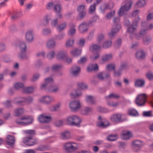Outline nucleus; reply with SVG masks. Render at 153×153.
Returning <instances> with one entry per match:
<instances>
[{
    "instance_id": "1",
    "label": "nucleus",
    "mask_w": 153,
    "mask_h": 153,
    "mask_svg": "<svg viewBox=\"0 0 153 153\" xmlns=\"http://www.w3.org/2000/svg\"><path fill=\"white\" fill-rule=\"evenodd\" d=\"M66 123L71 126H79L82 123L81 118L76 115H71L67 117L66 118Z\"/></svg>"
},
{
    "instance_id": "2",
    "label": "nucleus",
    "mask_w": 153,
    "mask_h": 153,
    "mask_svg": "<svg viewBox=\"0 0 153 153\" xmlns=\"http://www.w3.org/2000/svg\"><path fill=\"white\" fill-rule=\"evenodd\" d=\"M33 121V117L25 115L16 119L15 123L18 125L25 126L31 124Z\"/></svg>"
},
{
    "instance_id": "3",
    "label": "nucleus",
    "mask_w": 153,
    "mask_h": 153,
    "mask_svg": "<svg viewBox=\"0 0 153 153\" xmlns=\"http://www.w3.org/2000/svg\"><path fill=\"white\" fill-rule=\"evenodd\" d=\"M120 19L118 17H115L113 19V25L111 32L108 34V37L111 38L114 37L120 28Z\"/></svg>"
},
{
    "instance_id": "4",
    "label": "nucleus",
    "mask_w": 153,
    "mask_h": 153,
    "mask_svg": "<svg viewBox=\"0 0 153 153\" xmlns=\"http://www.w3.org/2000/svg\"><path fill=\"white\" fill-rule=\"evenodd\" d=\"M78 144L73 141H69L65 143L63 145L64 150L67 152L71 153L78 149Z\"/></svg>"
},
{
    "instance_id": "5",
    "label": "nucleus",
    "mask_w": 153,
    "mask_h": 153,
    "mask_svg": "<svg viewBox=\"0 0 153 153\" xmlns=\"http://www.w3.org/2000/svg\"><path fill=\"white\" fill-rule=\"evenodd\" d=\"M132 1L131 0H126L125 4L121 7L118 12L119 16L123 15L126 12L129 10L132 6Z\"/></svg>"
},
{
    "instance_id": "6",
    "label": "nucleus",
    "mask_w": 153,
    "mask_h": 153,
    "mask_svg": "<svg viewBox=\"0 0 153 153\" xmlns=\"http://www.w3.org/2000/svg\"><path fill=\"white\" fill-rule=\"evenodd\" d=\"M147 98V95L145 94H138L137 96L135 102L136 105L138 106H143L145 105Z\"/></svg>"
},
{
    "instance_id": "7",
    "label": "nucleus",
    "mask_w": 153,
    "mask_h": 153,
    "mask_svg": "<svg viewBox=\"0 0 153 153\" xmlns=\"http://www.w3.org/2000/svg\"><path fill=\"white\" fill-rule=\"evenodd\" d=\"M69 107L70 110L73 111L78 110L81 107V105L78 100L71 101L69 103Z\"/></svg>"
},
{
    "instance_id": "8",
    "label": "nucleus",
    "mask_w": 153,
    "mask_h": 153,
    "mask_svg": "<svg viewBox=\"0 0 153 153\" xmlns=\"http://www.w3.org/2000/svg\"><path fill=\"white\" fill-rule=\"evenodd\" d=\"M56 57L58 60H63L68 64L70 63L72 61L71 58L67 57V54L64 51L59 52L56 55Z\"/></svg>"
},
{
    "instance_id": "9",
    "label": "nucleus",
    "mask_w": 153,
    "mask_h": 153,
    "mask_svg": "<svg viewBox=\"0 0 153 153\" xmlns=\"http://www.w3.org/2000/svg\"><path fill=\"white\" fill-rule=\"evenodd\" d=\"M86 6L84 5L79 6L77 8V11L78 15L77 17V19L79 20L84 18L86 15V12L85 11Z\"/></svg>"
},
{
    "instance_id": "10",
    "label": "nucleus",
    "mask_w": 153,
    "mask_h": 153,
    "mask_svg": "<svg viewBox=\"0 0 153 153\" xmlns=\"http://www.w3.org/2000/svg\"><path fill=\"white\" fill-rule=\"evenodd\" d=\"M153 28V25L152 24L147 25L145 22H143L141 23V29L139 34L140 35L145 34L147 31H149Z\"/></svg>"
},
{
    "instance_id": "11",
    "label": "nucleus",
    "mask_w": 153,
    "mask_h": 153,
    "mask_svg": "<svg viewBox=\"0 0 153 153\" xmlns=\"http://www.w3.org/2000/svg\"><path fill=\"white\" fill-rule=\"evenodd\" d=\"M110 125L109 122L107 120L102 118L101 116H99L96 123L97 126L99 127L105 128Z\"/></svg>"
},
{
    "instance_id": "12",
    "label": "nucleus",
    "mask_w": 153,
    "mask_h": 153,
    "mask_svg": "<svg viewBox=\"0 0 153 153\" xmlns=\"http://www.w3.org/2000/svg\"><path fill=\"white\" fill-rule=\"evenodd\" d=\"M140 20V18L137 16L133 20L132 25L129 27L127 31L130 33H134L137 29L138 24Z\"/></svg>"
},
{
    "instance_id": "13",
    "label": "nucleus",
    "mask_w": 153,
    "mask_h": 153,
    "mask_svg": "<svg viewBox=\"0 0 153 153\" xmlns=\"http://www.w3.org/2000/svg\"><path fill=\"white\" fill-rule=\"evenodd\" d=\"M92 25L90 22H83L80 24L78 27V29L80 33H84L87 32L88 30V27Z\"/></svg>"
},
{
    "instance_id": "14",
    "label": "nucleus",
    "mask_w": 153,
    "mask_h": 153,
    "mask_svg": "<svg viewBox=\"0 0 153 153\" xmlns=\"http://www.w3.org/2000/svg\"><path fill=\"white\" fill-rule=\"evenodd\" d=\"M39 102L45 104H48L54 101V98L49 95L43 96L39 99Z\"/></svg>"
},
{
    "instance_id": "15",
    "label": "nucleus",
    "mask_w": 153,
    "mask_h": 153,
    "mask_svg": "<svg viewBox=\"0 0 153 153\" xmlns=\"http://www.w3.org/2000/svg\"><path fill=\"white\" fill-rule=\"evenodd\" d=\"M33 100L32 98L31 97L27 98L20 97L15 98L13 100V102L18 104H19L22 102H25L27 103H29L33 101Z\"/></svg>"
},
{
    "instance_id": "16",
    "label": "nucleus",
    "mask_w": 153,
    "mask_h": 153,
    "mask_svg": "<svg viewBox=\"0 0 153 153\" xmlns=\"http://www.w3.org/2000/svg\"><path fill=\"white\" fill-rule=\"evenodd\" d=\"M33 30L32 29L29 30L26 32L25 35V39L26 42H31L33 41L34 39Z\"/></svg>"
},
{
    "instance_id": "17",
    "label": "nucleus",
    "mask_w": 153,
    "mask_h": 153,
    "mask_svg": "<svg viewBox=\"0 0 153 153\" xmlns=\"http://www.w3.org/2000/svg\"><path fill=\"white\" fill-rule=\"evenodd\" d=\"M38 119L40 122L41 123H46L51 121V117L49 115L42 114L39 116Z\"/></svg>"
},
{
    "instance_id": "18",
    "label": "nucleus",
    "mask_w": 153,
    "mask_h": 153,
    "mask_svg": "<svg viewBox=\"0 0 153 153\" xmlns=\"http://www.w3.org/2000/svg\"><path fill=\"white\" fill-rule=\"evenodd\" d=\"M23 143L26 145L31 146L34 145L36 143V141L31 137H25L22 139Z\"/></svg>"
},
{
    "instance_id": "19",
    "label": "nucleus",
    "mask_w": 153,
    "mask_h": 153,
    "mask_svg": "<svg viewBox=\"0 0 153 153\" xmlns=\"http://www.w3.org/2000/svg\"><path fill=\"white\" fill-rule=\"evenodd\" d=\"M120 136L122 139L124 140H127L132 137V134L131 131L126 130L122 132Z\"/></svg>"
},
{
    "instance_id": "20",
    "label": "nucleus",
    "mask_w": 153,
    "mask_h": 153,
    "mask_svg": "<svg viewBox=\"0 0 153 153\" xmlns=\"http://www.w3.org/2000/svg\"><path fill=\"white\" fill-rule=\"evenodd\" d=\"M71 137L70 131L68 130H65L61 132L60 134V137L63 140L70 139Z\"/></svg>"
},
{
    "instance_id": "21",
    "label": "nucleus",
    "mask_w": 153,
    "mask_h": 153,
    "mask_svg": "<svg viewBox=\"0 0 153 153\" xmlns=\"http://www.w3.org/2000/svg\"><path fill=\"white\" fill-rule=\"evenodd\" d=\"M122 114L120 113H116L112 115L110 119L113 122L117 123L122 121Z\"/></svg>"
},
{
    "instance_id": "22",
    "label": "nucleus",
    "mask_w": 153,
    "mask_h": 153,
    "mask_svg": "<svg viewBox=\"0 0 153 153\" xmlns=\"http://www.w3.org/2000/svg\"><path fill=\"white\" fill-rule=\"evenodd\" d=\"M81 71L80 68L78 66L73 67L70 70V73L73 76H76L79 75Z\"/></svg>"
},
{
    "instance_id": "23",
    "label": "nucleus",
    "mask_w": 153,
    "mask_h": 153,
    "mask_svg": "<svg viewBox=\"0 0 153 153\" xmlns=\"http://www.w3.org/2000/svg\"><path fill=\"white\" fill-rule=\"evenodd\" d=\"M110 75L108 74H105L104 71L100 72L96 75L97 78L99 80H104L110 77Z\"/></svg>"
},
{
    "instance_id": "24",
    "label": "nucleus",
    "mask_w": 153,
    "mask_h": 153,
    "mask_svg": "<svg viewBox=\"0 0 153 153\" xmlns=\"http://www.w3.org/2000/svg\"><path fill=\"white\" fill-rule=\"evenodd\" d=\"M6 142L7 144L10 147H13L15 143V138L14 137L12 136L11 135H8L6 137Z\"/></svg>"
},
{
    "instance_id": "25",
    "label": "nucleus",
    "mask_w": 153,
    "mask_h": 153,
    "mask_svg": "<svg viewBox=\"0 0 153 153\" xmlns=\"http://www.w3.org/2000/svg\"><path fill=\"white\" fill-rule=\"evenodd\" d=\"M82 93L79 89H76L73 90L70 93V96L72 98H76L80 96Z\"/></svg>"
},
{
    "instance_id": "26",
    "label": "nucleus",
    "mask_w": 153,
    "mask_h": 153,
    "mask_svg": "<svg viewBox=\"0 0 153 153\" xmlns=\"http://www.w3.org/2000/svg\"><path fill=\"white\" fill-rule=\"evenodd\" d=\"M146 56V53L143 50H140L137 51L135 54L136 57L138 59H144Z\"/></svg>"
},
{
    "instance_id": "27",
    "label": "nucleus",
    "mask_w": 153,
    "mask_h": 153,
    "mask_svg": "<svg viewBox=\"0 0 153 153\" xmlns=\"http://www.w3.org/2000/svg\"><path fill=\"white\" fill-rule=\"evenodd\" d=\"M144 145L143 143L141 140H136L133 142L132 143V146L134 149L135 147L140 148ZM134 151L135 150L134 149Z\"/></svg>"
},
{
    "instance_id": "28",
    "label": "nucleus",
    "mask_w": 153,
    "mask_h": 153,
    "mask_svg": "<svg viewBox=\"0 0 153 153\" xmlns=\"http://www.w3.org/2000/svg\"><path fill=\"white\" fill-rule=\"evenodd\" d=\"M113 58L111 54L109 53L104 55L101 59V63H103Z\"/></svg>"
},
{
    "instance_id": "29",
    "label": "nucleus",
    "mask_w": 153,
    "mask_h": 153,
    "mask_svg": "<svg viewBox=\"0 0 153 153\" xmlns=\"http://www.w3.org/2000/svg\"><path fill=\"white\" fill-rule=\"evenodd\" d=\"M99 67L97 64H90L87 68V71L90 72L93 71H96L98 69Z\"/></svg>"
},
{
    "instance_id": "30",
    "label": "nucleus",
    "mask_w": 153,
    "mask_h": 153,
    "mask_svg": "<svg viewBox=\"0 0 153 153\" xmlns=\"http://www.w3.org/2000/svg\"><path fill=\"white\" fill-rule=\"evenodd\" d=\"M82 52L81 49L75 48L72 50L70 51V54L72 56H77L80 55Z\"/></svg>"
},
{
    "instance_id": "31",
    "label": "nucleus",
    "mask_w": 153,
    "mask_h": 153,
    "mask_svg": "<svg viewBox=\"0 0 153 153\" xmlns=\"http://www.w3.org/2000/svg\"><path fill=\"white\" fill-rule=\"evenodd\" d=\"M24 112V111L23 108H17L14 110L13 115L15 117H18L22 114Z\"/></svg>"
},
{
    "instance_id": "32",
    "label": "nucleus",
    "mask_w": 153,
    "mask_h": 153,
    "mask_svg": "<svg viewBox=\"0 0 153 153\" xmlns=\"http://www.w3.org/2000/svg\"><path fill=\"white\" fill-rule=\"evenodd\" d=\"M127 113L129 115L133 117L137 116L139 115L137 111L133 108L129 109L127 111Z\"/></svg>"
},
{
    "instance_id": "33",
    "label": "nucleus",
    "mask_w": 153,
    "mask_h": 153,
    "mask_svg": "<svg viewBox=\"0 0 153 153\" xmlns=\"http://www.w3.org/2000/svg\"><path fill=\"white\" fill-rule=\"evenodd\" d=\"M145 83V81L143 79H138L135 81L134 85L136 87H142L144 86Z\"/></svg>"
},
{
    "instance_id": "34",
    "label": "nucleus",
    "mask_w": 153,
    "mask_h": 153,
    "mask_svg": "<svg viewBox=\"0 0 153 153\" xmlns=\"http://www.w3.org/2000/svg\"><path fill=\"white\" fill-rule=\"evenodd\" d=\"M70 29L68 31V34L71 36L74 35L76 33V25L73 24H70L69 25Z\"/></svg>"
},
{
    "instance_id": "35",
    "label": "nucleus",
    "mask_w": 153,
    "mask_h": 153,
    "mask_svg": "<svg viewBox=\"0 0 153 153\" xmlns=\"http://www.w3.org/2000/svg\"><path fill=\"white\" fill-rule=\"evenodd\" d=\"M100 48V45H97L96 44H93L91 45L89 47V50L91 52L94 53Z\"/></svg>"
},
{
    "instance_id": "36",
    "label": "nucleus",
    "mask_w": 153,
    "mask_h": 153,
    "mask_svg": "<svg viewBox=\"0 0 153 153\" xmlns=\"http://www.w3.org/2000/svg\"><path fill=\"white\" fill-rule=\"evenodd\" d=\"M85 100L87 102L91 104H93L95 102V98L91 95L86 96Z\"/></svg>"
},
{
    "instance_id": "37",
    "label": "nucleus",
    "mask_w": 153,
    "mask_h": 153,
    "mask_svg": "<svg viewBox=\"0 0 153 153\" xmlns=\"http://www.w3.org/2000/svg\"><path fill=\"white\" fill-rule=\"evenodd\" d=\"M56 43L54 40L53 39L48 40L46 42V46L49 48H52L55 46Z\"/></svg>"
},
{
    "instance_id": "38",
    "label": "nucleus",
    "mask_w": 153,
    "mask_h": 153,
    "mask_svg": "<svg viewBox=\"0 0 153 153\" xmlns=\"http://www.w3.org/2000/svg\"><path fill=\"white\" fill-rule=\"evenodd\" d=\"M146 5L145 0H139L136 3V5L139 8H143Z\"/></svg>"
},
{
    "instance_id": "39",
    "label": "nucleus",
    "mask_w": 153,
    "mask_h": 153,
    "mask_svg": "<svg viewBox=\"0 0 153 153\" xmlns=\"http://www.w3.org/2000/svg\"><path fill=\"white\" fill-rule=\"evenodd\" d=\"M119 97V96L118 94L112 93L110 94L109 95L106 96L105 97V98L107 100H108L112 99H118Z\"/></svg>"
},
{
    "instance_id": "40",
    "label": "nucleus",
    "mask_w": 153,
    "mask_h": 153,
    "mask_svg": "<svg viewBox=\"0 0 153 153\" xmlns=\"http://www.w3.org/2000/svg\"><path fill=\"white\" fill-rule=\"evenodd\" d=\"M107 139L109 141H112L117 140L118 136L117 134H111L108 135L107 137Z\"/></svg>"
},
{
    "instance_id": "41",
    "label": "nucleus",
    "mask_w": 153,
    "mask_h": 153,
    "mask_svg": "<svg viewBox=\"0 0 153 153\" xmlns=\"http://www.w3.org/2000/svg\"><path fill=\"white\" fill-rule=\"evenodd\" d=\"M92 111V109L91 108L88 107H86L81 110V113L83 115H88Z\"/></svg>"
},
{
    "instance_id": "42",
    "label": "nucleus",
    "mask_w": 153,
    "mask_h": 153,
    "mask_svg": "<svg viewBox=\"0 0 153 153\" xmlns=\"http://www.w3.org/2000/svg\"><path fill=\"white\" fill-rule=\"evenodd\" d=\"M107 105L111 107H118L119 104V102L108 101L107 102Z\"/></svg>"
},
{
    "instance_id": "43",
    "label": "nucleus",
    "mask_w": 153,
    "mask_h": 153,
    "mask_svg": "<svg viewBox=\"0 0 153 153\" xmlns=\"http://www.w3.org/2000/svg\"><path fill=\"white\" fill-rule=\"evenodd\" d=\"M66 118L65 119H62L56 121L54 123V125L56 126L59 127L66 123Z\"/></svg>"
},
{
    "instance_id": "44",
    "label": "nucleus",
    "mask_w": 153,
    "mask_h": 153,
    "mask_svg": "<svg viewBox=\"0 0 153 153\" xmlns=\"http://www.w3.org/2000/svg\"><path fill=\"white\" fill-rule=\"evenodd\" d=\"M67 26L66 22H63L60 24L57 27L56 30L57 31H61L65 29Z\"/></svg>"
},
{
    "instance_id": "45",
    "label": "nucleus",
    "mask_w": 153,
    "mask_h": 153,
    "mask_svg": "<svg viewBox=\"0 0 153 153\" xmlns=\"http://www.w3.org/2000/svg\"><path fill=\"white\" fill-rule=\"evenodd\" d=\"M74 40L73 39H70L67 40L65 43V46L67 48L72 47L74 44Z\"/></svg>"
},
{
    "instance_id": "46",
    "label": "nucleus",
    "mask_w": 153,
    "mask_h": 153,
    "mask_svg": "<svg viewBox=\"0 0 153 153\" xmlns=\"http://www.w3.org/2000/svg\"><path fill=\"white\" fill-rule=\"evenodd\" d=\"M61 103H59L54 105L50 107L49 109L50 110L52 111H56L61 107Z\"/></svg>"
},
{
    "instance_id": "47",
    "label": "nucleus",
    "mask_w": 153,
    "mask_h": 153,
    "mask_svg": "<svg viewBox=\"0 0 153 153\" xmlns=\"http://www.w3.org/2000/svg\"><path fill=\"white\" fill-rule=\"evenodd\" d=\"M19 47L20 50L22 53H24L26 51L27 46L25 42L21 43L19 44Z\"/></svg>"
},
{
    "instance_id": "48",
    "label": "nucleus",
    "mask_w": 153,
    "mask_h": 153,
    "mask_svg": "<svg viewBox=\"0 0 153 153\" xmlns=\"http://www.w3.org/2000/svg\"><path fill=\"white\" fill-rule=\"evenodd\" d=\"M96 3H94L90 6L89 9V13L93 14L95 13L96 10Z\"/></svg>"
},
{
    "instance_id": "49",
    "label": "nucleus",
    "mask_w": 153,
    "mask_h": 153,
    "mask_svg": "<svg viewBox=\"0 0 153 153\" xmlns=\"http://www.w3.org/2000/svg\"><path fill=\"white\" fill-rule=\"evenodd\" d=\"M51 27L53 28L56 27L58 26V19L57 18L52 20L50 22Z\"/></svg>"
},
{
    "instance_id": "50",
    "label": "nucleus",
    "mask_w": 153,
    "mask_h": 153,
    "mask_svg": "<svg viewBox=\"0 0 153 153\" xmlns=\"http://www.w3.org/2000/svg\"><path fill=\"white\" fill-rule=\"evenodd\" d=\"M115 12L114 10L111 11L108 13L107 14L105 17V19L107 20L110 19L115 14Z\"/></svg>"
},
{
    "instance_id": "51",
    "label": "nucleus",
    "mask_w": 153,
    "mask_h": 153,
    "mask_svg": "<svg viewBox=\"0 0 153 153\" xmlns=\"http://www.w3.org/2000/svg\"><path fill=\"white\" fill-rule=\"evenodd\" d=\"M51 18V15L47 14L45 15L43 18V21L45 24H47Z\"/></svg>"
},
{
    "instance_id": "52",
    "label": "nucleus",
    "mask_w": 153,
    "mask_h": 153,
    "mask_svg": "<svg viewBox=\"0 0 153 153\" xmlns=\"http://www.w3.org/2000/svg\"><path fill=\"white\" fill-rule=\"evenodd\" d=\"M112 44V42L111 41H105L103 44L102 46L105 48H108L111 46Z\"/></svg>"
},
{
    "instance_id": "53",
    "label": "nucleus",
    "mask_w": 153,
    "mask_h": 153,
    "mask_svg": "<svg viewBox=\"0 0 153 153\" xmlns=\"http://www.w3.org/2000/svg\"><path fill=\"white\" fill-rule=\"evenodd\" d=\"M24 87L23 84L20 82H17L14 84V87L16 89H19Z\"/></svg>"
},
{
    "instance_id": "54",
    "label": "nucleus",
    "mask_w": 153,
    "mask_h": 153,
    "mask_svg": "<svg viewBox=\"0 0 153 153\" xmlns=\"http://www.w3.org/2000/svg\"><path fill=\"white\" fill-rule=\"evenodd\" d=\"M115 68V65L114 64H109L108 65L105 67V69L107 71H111L114 70Z\"/></svg>"
},
{
    "instance_id": "55",
    "label": "nucleus",
    "mask_w": 153,
    "mask_h": 153,
    "mask_svg": "<svg viewBox=\"0 0 153 153\" xmlns=\"http://www.w3.org/2000/svg\"><path fill=\"white\" fill-rule=\"evenodd\" d=\"M42 33L43 35H48L51 33V30L50 28H45L42 30Z\"/></svg>"
},
{
    "instance_id": "56",
    "label": "nucleus",
    "mask_w": 153,
    "mask_h": 153,
    "mask_svg": "<svg viewBox=\"0 0 153 153\" xmlns=\"http://www.w3.org/2000/svg\"><path fill=\"white\" fill-rule=\"evenodd\" d=\"M62 9L61 5L59 4L55 5L54 7V11L56 13L60 12Z\"/></svg>"
},
{
    "instance_id": "57",
    "label": "nucleus",
    "mask_w": 153,
    "mask_h": 153,
    "mask_svg": "<svg viewBox=\"0 0 153 153\" xmlns=\"http://www.w3.org/2000/svg\"><path fill=\"white\" fill-rule=\"evenodd\" d=\"M24 133L26 134L30 135L34 134L35 133V131L33 130H27L23 131Z\"/></svg>"
},
{
    "instance_id": "58",
    "label": "nucleus",
    "mask_w": 153,
    "mask_h": 153,
    "mask_svg": "<svg viewBox=\"0 0 153 153\" xmlns=\"http://www.w3.org/2000/svg\"><path fill=\"white\" fill-rule=\"evenodd\" d=\"M77 85L79 88L82 89H85L87 88L86 84L83 82H79Z\"/></svg>"
},
{
    "instance_id": "59",
    "label": "nucleus",
    "mask_w": 153,
    "mask_h": 153,
    "mask_svg": "<svg viewBox=\"0 0 153 153\" xmlns=\"http://www.w3.org/2000/svg\"><path fill=\"white\" fill-rule=\"evenodd\" d=\"M100 56V54L98 53H96L94 55L91 56L90 59L91 61L96 60Z\"/></svg>"
},
{
    "instance_id": "60",
    "label": "nucleus",
    "mask_w": 153,
    "mask_h": 153,
    "mask_svg": "<svg viewBox=\"0 0 153 153\" xmlns=\"http://www.w3.org/2000/svg\"><path fill=\"white\" fill-rule=\"evenodd\" d=\"M85 41V39L83 38L80 39L78 42L79 46L81 47H82L84 46Z\"/></svg>"
},
{
    "instance_id": "61",
    "label": "nucleus",
    "mask_w": 153,
    "mask_h": 153,
    "mask_svg": "<svg viewBox=\"0 0 153 153\" xmlns=\"http://www.w3.org/2000/svg\"><path fill=\"white\" fill-rule=\"evenodd\" d=\"M34 88L33 87L25 88L24 89V92L25 93H29L33 91Z\"/></svg>"
},
{
    "instance_id": "62",
    "label": "nucleus",
    "mask_w": 153,
    "mask_h": 153,
    "mask_svg": "<svg viewBox=\"0 0 153 153\" xmlns=\"http://www.w3.org/2000/svg\"><path fill=\"white\" fill-rule=\"evenodd\" d=\"M146 77L149 80H153V73L150 72H147L146 74Z\"/></svg>"
},
{
    "instance_id": "63",
    "label": "nucleus",
    "mask_w": 153,
    "mask_h": 153,
    "mask_svg": "<svg viewBox=\"0 0 153 153\" xmlns=\"http://www.w3.org/2000/svg\"><path fill=\"white\" fill-rule=\"evenodd\" d=\"M62 65H60L56 64L54 65L52 67V70L53 71H56L62 68Z\"/></svg>"
},
{
    "instance_id": "64",
    "label": "nucleus",
    "mask_w": 153,
    "mask_h": 153,
    "mask_svg": "<svg viewBox=\"0 0 153 153\" xmlns=\"http://www.w3.org/2000/svg\"><path fill=\"white\" fill-rule=\"evenodd\" d=\"M50 91L53 92H56L59 90V88L58 87L55 86L50 87L49 89Z\"/></svg>"
}]
</instances>
